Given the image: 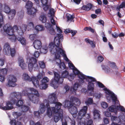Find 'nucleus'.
<instances>
[{
    "instance_id": "nucleus-3",
    "label": "nucleus",
    "mask_w": 125,
    "mask_h": 125,
    "mask_svg": "<svg viewBox=\"0 0 125 125\" xmlns=\"http://www.w3.org/2000/svg\"><path fill=\"white\" fill-rule=\"evenodd\" d=\"M78 77L82 80L86 79L88 82L87 86L88 90L93 91L94 88L95 83L93 82L96 81V79L92 77L89 76H85L84 74L80 72L78 75Z\"/></svg>"
},
{
    "instance_id": "nucleus-47",
    "label": "nucleus",
    "mask_w": 125,
    "mask_h": 125,
    "mask_svg": "<svg viewBox=\"0 0 125 125\" xmlns=\"http://www.w3.org/2000/svg\"><path fill=\"white\" fill-rule=\"evenodd\" d=\"M84 30L85 31H89L93 33H94V29L90 27H86L84 29Z\"/></svg>"
},
{
    "instance_id": "nucleus-15",
    "label": "nucleus",
    "mask_w": 125,
    "mask_h": 125,
    "mask_svg": "<svg viewBox=\"0 0 125 125\" xmlns=\"http://www.w3.org/2000/svg\"><path fill=\"white\" fill-rule=\"evenodd\" d=\"M54 79L59 82L60 84H62L63 81V79L62 76L60 77V74L57 72L54 71Z\"/></svg>"
},
{
    "instance_id": "nucleus-38",
    "label": "nucleus",
    "mask_w": 125,
    "mask_h": 125,
    "mask_svg": "<svg viewBox=\"0 0 125 125\" xmlns=\"http://www.w3.org/2000/svg\"><path fill=\"white\" fill-rule=\"evenodd\" d=\"M48 87V84L47 83H44L41 82V83L39 84V87L41 89H44L47 88Z\"/></svg>"
},
{
    "instance_id": "nucleus-33",
    "label": "nucleus",
    "mask_w": 125,
    "mask_h": 125,
    "mask_svg": "<svg viewBox=\"0 0 125 125\" xmlns=\"http://www.w3.org/2000/svg\"><path fill=\"white\" fill-rule=\"evenodd\" d=\"M10 123L11 125H22L20 122L16 121V120L14 119L11 120Z\"/></svg>"
},
{
    "instance_id": "nucleus-14",
    "label": "nucleus",
    "mask_w": 125,
    "mask_h": 125,
    "mask_svg": "<svg viewBox=\"0 0 125 125\" xmlns=\"http://www.w3.org/2000/svg\"><path fill=\"white\" fill-rule=\"evenodd\" d=\"M70 100L73 106L74 105L77 106H79L81 103L80 100L77 98L73 96L71 97Z\"/></svg>"
},
{
    "instance_id": "nucleus-24",
    "label": "nucleus",
    "mask_w": 125,
    "mask_h": 125,
    "mask_svg": "<svg viewBox=\"0 0 125 125\" xmlns=\"http://www.w3.org/2000/svg\"><path fill=\"white\" fill-rule=\"evenodd\" d=\"M59 83V82L58 81H57L55 79H52L51 80L50 85H51L54 87L55 88H57L58 87V84Z\"/></svg>"
},
{
    "instance_id": "nucleus-54",
    "label": "nucleus",
    "mask_w": 125,
    "mask_h": 125,
    "mask_svg": "<svg viewBox=\"0 0 125 125\" xmlns=\"http://www.w3.org/2000/svg\"><path fill=\"white\" fill-rule=\"evenodd\" d=\"M12 28L13 29V30H15V31H14V32H15L16 33H17L18 34L17 36H18L19 35V33L18 32V31H20L18 29V27L16 25H14V26L13 27H12Z\"/></svg>"
},
{
    "instance_id": "nucleus-18",
    "label": "nucleus",
    "mask_w": 125,
    "mask_h": 125,
    "mask_svg": "<svg viewBox=\"0 0 125 125\" xmlns=\"http://www.w3.org/2000/svg\"><path fill=\"white\" fill-rule=\"evenodd\" d=\"M33 46L35 49L38 50L42 47V44L41 42L38 40H35L33 43Z\"/></svg>"
},
{
    "instance_id": "nucleus-55",
    "label": "nucleus",
    "mask_w": 125,
    "mask_h": 125,
    "mask_svg": "<svg viewBox=\"0 0 125 125\" xmlns=\"http://www.w3.org/2000/svg\"><path fill=\"white\" fill-rule=\"evenodd\" d=\"M35 117L37 118L40 117V113L39 111H35L34 112Z\"/></svg>"
},
{
    "instance_id": "nucleus-13",
    "label": "nucleus",
    "mask_w": 125,
    "mask_h": 125,
    "mask_svg": "<svg viewBox=\"0 0 125 125\" xmlns=\"http://www.w3.org/2000/svg\"><path fill=\"white\" fill-rule=\"evenodd\" d=\"M7 69L6 68L0 69V81L3 82L5 79L4 75L7 74Z\"/></svg>"
},
{
    "instance_id": "nucleus-21",
    "label": "nucleus",
    "mask_w": 125,
    "mask_h": 125,
    "mask_svg": "<svg viewBox=\"0 0 125 125\" xmlns=\"http://www.w3.org/2000/svg\"><path fill=\"white\" fill-rule=\"evenodd\" d=\"M31 81H32L34 85L36 87H39V81L36 77H32L31 78Z\"/></svg>"
},
{
    "instance_id": "nucleus-62",
    "label": "nucleus",
    "mask_w": 125,
    "mask_h": 125,
    "mask_svg": "<svg viewBox=\"0 0 125 125\" xmlns=\"http://www.w3.org/2000/svg\"><path fill=\"white\" fill-rule=\"evenodd\" d=\"M85 125H94L93 121L92 119H90L87 121Z\"/></svg>"
},
{
    "instance_id": "nucleus-20",
    "label": "nucleus",
    "mask_w": 125,
    "mask_h": 125,
    "mask_svg": "<svg viewBox=\"0 0 125 125\" xmlns=\"http://www.w3.org/2000/svg\"><path fill=\"white\" fill-rule=\"evenodd\" d=\"M48 25L49 27L47 29L48 32L51 35H54L56 33L52 26L50 24H48Z\"/></svg>"
},
{
    "instance_id": "nucleus-42",
    "label": "nucleus",
    "mask_w": 125,
    "mask_h": 125,
    "mask_svg": "<svg viewBox=\"0 0 125 125\" xmlns=\"http://www.w3.org/2000/svg\"><path fill=\"white\" fill-rule=\"evenodd\" d=\"M4 24L3 15L2 14V13L0 12V28Z\"/></svg>"
},
{
    "instance_id": "nucleus-29",
    "label": "nucleus",
    "mask_w": 125,
    "mask_h": 125,
    "mask_svg": "<svg viewBox=\"0 0 125 125\" xmlns=\"http://www.w3.org/2000/svg\"><path fill=\"white\" fill-rule=\"evenodd\" d=\"M108 109L110 112H114L116 115L117 114V109L116 108L115 105H113L110 106L108 108Z\"/></svg>"
},
{
    "instance_id": "nucleus-59",
    "label": "nucleus",
    "mask_w": 125,
    "mask_h": 125,
    "mask_svg": "<svg viewBox=\"0 0 125 125\" xmlns=\"http://www.w3.org/2000/svg\"><path fill=\"white\" fill-rule=\"evenodd\" d=\"M34 26V24L32 22H30L28 24L27 26V28H29L30 29H31Z\"/></svg>"
},
{
    "instance_id": "nucleus-40",
    "label": "nucleus",
    "mask_w": 125,
    "mask_h": 125,
    "mask_svg": "<svg viewBox=\"0 0 125 125\" xmlns=\"http://www.w3.org/2000/svg\"><path fill=\"white\" fill-rule=\"evenodd\" d=\"M102 69L104 70L106 73H108L110 72V69L108 66L103 65L102 66Z\"/></svg>"
},
{
    "instance_id": "nucleus-56",
    "label": "nucleus",
    "mask_w": 125,
    "mask_h": 125,
    "mask_svg": "<svg viewBox=\"0 0 125 125\" xmlns=\"http://www.w3.org/2000/svg\"><path fill=\"white\" fill-rule=\"evenodd\" d=\"M31 94L28 93V91L26 90H23L22 92V95H23L27 96L28 97L29 95Z\"/></svg>"
},
{
    "instance_id": "nucleus-2",
    "label": "nucleus",
    "mask_w": 125,
    "mask_h": 125,
    "mask_svg": "<svg viewBox=\"0 0 125 125\" xmlns=\"http://www.w3.org/2000/svg\"><path fill=\"white\" fill-rule=\"evenodd\" d=\"M63 36L61 34H57V36L55 37L54 39V43L51 42L49 46V48L51 52L55 53V61L57 63H59L61 62L60 54L64 53V51L61 48L62 44H60L61 40L63 38Z\"/></svg>"
},
{
    "instance_id": "nucleus-49",
    "label": "nucleus",
    "mask_w": 125,
    "mask_h": 125,
    "mask_svg": "<svg viewBox=\"0 0 125 125\" xmlns=\"http://www.w3.org/2000/svg\"><path fill=\"white\" fill-rule=\"evenodd\" d=\"M37 38V36L36 34H32L29 36V39L32 41H33Z\"/></svg>"
},
{
    "instance_id": "nucleus-9",
    "label": "nucleus",
    "mask_w": 125,
    "mask_h": 125,
    "mask_svg": "<svg viewBox=\"0 0 125 125\" xmlns=\"http://www.w3.org/2000/svg\"><path fill=\"white\" fill-rule=\"evenodd\" d=\"M37 60L35 58L31 57L30 59L29 63L28 65V68L30 72L32 71L33 68L36 69L38 68V66L37 63Z\"/></svg>"
},
{
    "instance_id": "nucleus-51",
    "label": "nucleus",
    "mask_w": 125,
    "mask_h": 125,
    "mask_svg": "<svg viewBox=\"0 0 125 125\" xmlns=\"http://www.w3.org/2000/svg\"><path fill=\"white\" fill-rule=\"evenodd\" d=\"M116 108L117 110L119 109L120 111L122 112H124L125 113V109L122 106L120 105H117L116 106Z\"/></svg>"
},
{
    "instance_id": "nucleus-48",
    "label": "nucleus",
    "mask_w": 125,
    "mask_h": 125,
    "mask_svg": "<svg viewBox=\"0 0 125 125\" xmlns=\"http://www.w3.org/2000/svg\"><path fill=\"white\" fill-rule=\"evenodd\" d=\"M94 96L96 98L99 99L103 96V94L100 93H95L94 94Z\"/></svg>"
},
{
    "instance_id": "nucleus-10",
    "label": "nucleus",
    "mask_w": 125,
    "mask_h": 125,
    "mask_svg": "<svg viewBox=\"0 0 125 125\" xmlns=\"http://www.w3.org/2000/svg\"><path fill=\"white\" fill-rule=\"evenodd\" d=\"M8 85L9 86L14 87L15 86L17 79L13 75H9L8 76Z\"/></svg>"
},
{
    "instance_id": "nucleus-19",
    "label": "nucleus",
    "mask_w": 125,
    "mask_h": 125,
    "mask_svg": "<svg viewBox=\"0 0 125 125\" xmlns=\"http://www.w3.org/2000/svg\"><path fill=\"white\" fill-rule=\"evenodd\" d=\"M13 103L14 104H16V106L18 107H20L21 106V107L23 106V104L24 103V101L22 100H19L17 101L16 100L14 99L12 100Z\"/></svg>"
},
{
    "instance_id": "nucleus-44",
    "label": "nucleus",
    "mask_w": 125,
    "mask_h": 125,
    "mask_svg": "<svg viewBox=\"0 0 125 125\" xmlns=\"http://www.w3.org/2000/svg\"><path fill=\"white\" fill-rule=\"evenodd\" d=\"M14 104L13 103L10 101H8L6 103V106L8 107H10V110L11 109L13 108V105Z\"/></svg>"
},
{
    "instance_id": "nucleus-36",
    "label": "nucleus",
    "mask_w": 125,
    "mask_h": 125,
    "mask_svg": "<svg viewBox=\"0 0 125 125\" xmlns=\"http://www.w3.org/2000/svg\"><path fill=\"white\" fill-rule=\"evenodd\" d=\"M48 47L46 46H43L42 47L40 48V52L41 53L45 54L48 52Z\"/></svg>"
},
{
    "instance_id": "nucleus-64",
    "label": "nucleus",
    "mask_w": 125,
    "mask_h": 125,
    "mask_svg": "<svg viewBox=\"0 0 125 125\" xmlns=\"http://www.w3.org/2000/svg\"><path fill=\"white\" fill-rule=\"evenodd\" d=\"M82 0H71V1L72 2H74L77 5L79 4Z\"/></svg>"
},
{
    "instance_id": "nucleus-17",
    "label": "nucleus",
    "mask_w": 125,
    "mask_h": 125,
    "mask_svg": "<svg viewBox=\"0 0 125 125\" xmlns=\"http://www.w3.org/2000/svg\"><path fill=\"white\" fill-rule=\"evenodd\" d=\"M48 0H41V2L42 4V7L45 11L48 10L50 7V5L48 4Z\"/></svg>"
},
{
    "instance_id": "nucleus-39",
    "label": "nucleus",
    "mask_w": 125,
    "mask_h": 125,
    "mask_svg": "<svg viewBox=\"0 0 125 125\" xmlns=\"http://www.w3.org/2000/svg\"><path fill=\"white\" fill-rule=\"evenodd\" d=\"M44 27L42 25H39L36 26L35 29L37 31H42L44 30Z\"/></svg>"
},
{
    "instance_id": "nucleus-35",
    "label": "nucleus",
    "mask_w": 125,
    "mask_h": 125,
    "mask_svg": "<svg viewBox=\"0 0 125 125\" xmlns=\"http://www.w3.org/2000/svg\"><path fill=\"white\" fill-rule=\"evenodd\" d=\"M23 79L24 80L30 81H31V78L28 74L26 73H24L22 75Z\"/></svg>"
},
{
    "instance_id": "nucleus-34",
    "label": "nucleus",
    "mask_w": 125,
    "mask_h": 125,
    "mask_svg": "<svg viewBox=\"0 0 125 125\" xmlns=\"http://www.w3.org/2000/svg\"><path fill=\"white\" fill-rule=\"evenodd\" d=\"M17 38L16 37L15 34H14L12 35H8V38L11 42H15L17 40H18L17 39L18 37V36H17Z\"/></svg>"
},
{
    "instance_id": "nucleus-53",
    "label": "nucleus",
    "mask_w": 125,
    "mask_h": 125,
    "mask_svg": "<svg viewBox=\"0 0 125 125\" xmlns=\"http://www.w3.org/2000/svg\"><path fill=\"white\" fill-rule=\"evenodd\" d=\"M55 13V11L54 9L52 8H51L49 10V14L51 16H54V14Z\"/></svg>"
},
{
    "instance_id": "nucleus-12",
    "label": "nucleus",
    "mask_w": 125,
    "mask_h": 125,
    "mask_svg": "<svg viewBox=\"0 0 125 125\" xmlns=\"http://www.w3.org/2000/svg\"><path fill=\"white\" fill-rule=\"evenodd\" d=\"M4 31L8 34V35H12L14 34V31L12 28L11 26H9L8 24L5 25L3 27Z\"/></svg>"
},
{
    "instance_id": "nucleus-8",
    "label": "nucleus",
    "mask_w": 125,
    "mask_h": 125,
    "mask_svg": "<svg viewBox=\"0 0 125 125\" xmlns=\"http://www.w3.org/2000/svg\"><path fill=\"white\" fill-rule=\"evenodd\" d=\"M4 12L8 13V17L10 20H12L14 17L16 13V10L14 9L10 10V9L6 4H4Z\"/></svg>"
},
{
    "instance_id": "nucleus-23",
    "label": "nucleus",
    "mask_w": 125,
    "mask_h": 125,
    "mask_svg": "<svg viewBox=\"0 0 125 125\" xmlns=\"http://www.w3.org/2000/svg\"><path fill=\"white\" fill-rule=\"evenodd\" d=\"M100 112L96 109H94L93 112L94 118V119H99L100 118Z\"/></svg>"
},
{
    "instance_id": "nucleus-45",
    "label": "nucleus",
    "mask_w": 125,
    "mask_h": 125,
    "mask_svg": "<svg viewBox=\"0 0 125 125\" xmlns=\"http://www.w3.org/2000/svg\"><path fill=\"white\" fill-rule=\"evenodd\" d=\"M94 82H95L97 83L98 87L100 88H103L105 87L104 84H103L102 83L99 81H97L96 80V81L93 82V83H94Z\"/></svg>"
},
{
    "instance_id": "nucleus-46",
    "label": "nucleus",
    "mask_w": 125,
    "mask_h": 125,
    "mask_svg": "<svg viewBox=\"0 0 125 125\" xmlns=\"http://www.w3.org/2000/svg\"><path fill=\"white\" fill-rule=\"evenodd\" d=\"M105 91V93L108 95H111L112 94L114 93L112 92L109 89H107L106 88H105L103 89Z\"/></svg>"
},
{
    "instance_id": "nucleus-31",
    "label": "nucleus",
    "mask_w": 125,
    "mask_h": 125,
    "mask_svg": "<svg viewBox=\"0 0 125 125\" xmlns=\"http://www.w3.org/2000/svg\"><path fill=\"white\" fill-rule=\"evenodd\" d=\"M80 86V84L78 83H76L73 85L72 88H71L70 89L71 91H72L73 92H75L76 90Z\"/></svg>"
},
{
    "instance_id": "nucleus-26",
    "label": "nucleus",
    "mask_w": 125,
    "mask_h": 125,
    "mask_svg": "<svg viewBox=\"0 0 125 125\" xmlns=\"http://www.w3.org/2000/svg\"><path fill=\"white\" fill-rule=\"evenodd\" d=\"M69 109H70V112L72 114L76 115L77 113L78 112L77 107L73 106Z\"/></svg>"
},
{
    "instance_id": "nucleus-11",
    "label": "nucleus",
    "mask_w": 125,
    "mask_h": 125,
    "mask_svg": "<svg viewBox=\"0 0 125 125\" xmlns=\"http://www.w3.org/2000/svg\"><path fill=\"white\" fill-rule=\"evenodd\" d=\"M88 107L86 106H83L82 108L80 110L78 114L77 118L78 119L81 120L87 113Z\"/></svg>"
},
{
    "instance_id": "nucleus-4",
    "label": "nucleus",
    "mask_w": 125,
    "mask_h": 125,
    "mask_svg": "<svg viewBox=\"0 0 125 125\" xmlns=\"http://www.w3.org/2000/svg\"><path fill=\"white\" fill-rule=\"evenodd\" d=\"M29 89L32 93H34V94H30L28 95L29 100L33 103L38 104L39 102L40 96L38 91L33 88H30Z\"/></svg>"
},
{
    "instance_id": "nucleus-58",
    "label": "nucleus",
    "mask_w": 125,
    "mask_h": 125,
    "mask_svg": "<svg viewBox=\"0 0 125 125\" xmlns=\"http://www.w3.org/2000/svg\"><path fill=\"white\" fill-rule=\"evenodd\" d=\"M73 71L74 74V75H78V74L80 73V71L76 68H74V69L73 70Z\"/></svg>"
},
{
    "instance_id": "nucleus-30",
    "label": "nucleus",
    "mask_w": 125,
    "mask_h": 125,
    "mask_svg": "<svg viewBox=\"0 0 125 125\" xmlns=\"http://www.w3.org/2000/svg\"><path fill=\"white\" fill-rule=\"evenodd\" d=\"M85 41L87 43L90 44L92 47L94 48L95 47V42L93 41L90 40L89 39L86 38L85 39Z\"/></svg>"
},
{
    "instance_id": "nucleus-37",
    "label": "nucleus",
    "mask_w": 125,
    "mask_h": 125,
    "mask_svg": "<svg viewBox=\"0 0 125 125\" xmlns=\"http://www.w3.org/2000/svg\"><path fill=\"white\" fill-rule=\"evenodd\" d=\"M93 101L92 98L89 97L88 98L87 100L85 102V103L87 105L89 106L93 104Z\"/></svg>"
},
{
    "instance_id": "nucleus-52",
    "label": "nucleus",
    "mask_w": 125,
    "mask_h": 125,
    "mask_svg": "<svg viewBox=\"0 0 125 125\" xmlns=\"http://www.w3.org/2000/svg\"><path fill=\"white\" fill-rule=\"evenodd\" d=\"M74 18V17L73 16L70 14L67 15V21H72Z\"/></svg>"
},
{
    "instance_id": "nucleus-5",
    "label": "nucleus",
    "mask_w": 125,
    "mask_h": 125,
    "mask_svg": "<svg viewBox=\"0 0 125 125\" xmlns=\"http://www.w3.org/2000/svg\"><path fill=\"white\" fill-rule=\"evenodd\" d=\"M4 53L6 55H10L12 57L14 56L16 51L14 48H11L10 44L8 42L5 43L4 45L3 49Z\"/></svg>"
},
{
    "instance_id": "nucleus-61",
    "label": "nucleus",
    "mask_w": 125,
    "mask_h": 125,
    "mask_svg": "<svg viewBox=\"0 0 125 125\" xmlns=\"http://www.w3.org/2000/svg\"><path fill=\"white\" fill-rule=\"evenodd\" d=\"M68 77V79L70 81H72L74 79V77L75 76L73 74H71Z\"/></svg>"
},
{
    "instance_id": "nucleus-57",
    "label": "nucleus",
    "mask_w": 125,
    "mask_h": 125,
    "mask_svg": "<svg viewBox=\"0 0 125 125\" xmlns=\"http://www.w3.org/2000/svg\"><path fill=\"white\" fill-rule=\"evenodd\" d=\"M39 64L40 67L42 68H44L45 67V64L43 61H40Z\"/></svg>"
},
{
    "instance_id": "nucleus-50",
    "label": "nucleus",
    "mask_w": 125,
    "mask_h": 125,
    "mask_svg": "<svg viewBox=\"0 0 125 125\" xmlns=\"http://www.w3.org/2000/svg\"><path fill=\"white\" fill-rule=\"evenodd\" d=\"M49 81V79L46 77H44L41 80V82L42 83H47Z\"/></svg>"
},
{
    "instance_id": "nucleus-25",
    "label": "nucleus",
    "mask_w": 125,
    "mask_h": 125,
    "mask_svg": "<svg viewBox=\"0 0 125 125\" xmlns=\"http://www.w3.org/2000/svg\"><path fill=\"white\" fill-rule=\"evenodd\" d=\"M47 100L48 101H49V100L48 99H48H45L44 100V103H41L40 104V112L42 114L43 113H44L45 111V104H47L46 103H45L44 102V100ZM46 106V105H45Z\"/></svg>"
},
{
    "instance_id": "nucleus-32",
    "label": "nucleus",
    "mask_w": 125,
    "mask_h": 125,
    "mask_svg": "<svg viewBox=\"0 0 125 125\" xmlns=\"http://www.w3.org/2000/svg\"><path fill=\"white\" fill-rule=\"evenodd\" d=\"M13 95L14 96V97L17 99L20 100L21 99L22 96L21 93L19 92H14Z\"/></svg>"
},
{
    "instance_id": "nucleus-22",
    "label": "nucleus",
    "mask_w": 125,
    "mask_h": 125,
    "mask_svg": "<svg viewBox=\"0 0 125 125\" xmlns=\"http://www.w3.org/2000/svg\"><path fill=\"white\" fill-rule=\"evenodd\" d=\"M111 97L112 100L113 102L115 104H119V101L117 100V97L114 93H113L111 95Z\"/></svg>"
},
{
    "instance_id": "nucleus-43",
    "label": "nucleus",
    "mask_w": 125,
    "mask_h": 125,
    "mask_svg": "<svg viewBox=\"0 0 125 125\" xmlns=\"http://www.w3.org/2000/svg\"><path fill=\"white\" fill-rule=\"evenodd\" d=\"M69 73L66 70H65L63 72L62 74V77H63L64 79V78H66L69 75Z\"/></svg>"
},
{
    "instance_id": "nucleus-41",
    "label": "nucleus",
    "mask_w": 125,
    "mask_h": 125,
    "mask_svg": "<svg viewBox=\"0 0 125 125\" xmlns=\"http://www.w3.org/2000/svg\"><path fill=\"white\" fill-rule=\"evenodd\" d=\"M29 107L28 106L23 105L21 107V111L25 112L27 111L29 109Z\"/></svg>"
},
{
    "instance_id": "nucleus-63",
    "label": "nucleus",
    "mask_w": 125,
    "mask_h": 125,
    "mask_svg": "<svg viewBox=\"0 0 125 125\" xmlns=\"http://www.w3.org/2000/svg\"><path fill=\"white\" fill-rule=\"evenodd\" d=\"M5 61V59L0 58V65L1 66H2L4 65Z\"/></svg>"
},
{
    "instance_id": "nucleus-27",
    "label": "nucleus",
    "mask_w": 125,
    "mask_h": 125,
    "mask_svg": "<svg viewBox=\"0 0 125 125\" xmlns=\"http://www.w3.org/2000/svg\"><path fill=\"white\" fill-rule=\"evenodd\" d=\"M73 106L71 101L68 100H66L65 101L64 104V106L66 108L69 109Z\"/></svg>"
},
{
    "instance_id": "nucleus-1",
    "label": "nucleus",
    "mask_w": 125,
    "mask_h": 125,
    "mask_svg": "<svg viewBox=\"0 0 125 125\" xmlns=\"http://www.w3.org/2000/svg\"><path fill=\"white\" fill-rule=\"evenodd\" d=\"M56 94L53 93L48 96L49 101L45 100L44 102L47 107V113L48 116L51 117L52 113L55 114L54 115V119L55 123L57 122L61 119L62 121L63 119V110L61 108L62 104L56 101Z\"/></svg>"
},
{
    "instance_id": "nucleus-16",
    "label": "nucleus",
    "mask_w": 125,
    "mask_h": 125,
    "mask_svg": "<svg viewBox=\"0 0 125 125\" xmlns=\"http://www.w3.org/2000/svg\"><path fill=\"white\" fill-rule=\"evenodd\" d=\"M18 60L19 65L21 67L22 69H25L26 66L24 63L23 58L20 56H19L18 58Z\"/></svg>"
},
{
    "instance_id": "nucleus-60",
    "label": "nucleus",
    "mask_w": 125,
    "mask_h": 125,
    "mask_svg": "<svg viewBox=\"0 0 125 125\" xmlns=\"http://www.w3.org/2000/svg\"><path fill=\"white\" fill-rule=\"evenodd\" d=\"M102 107L104 108H107L108 106L107 104L105 102H103L101 103Z\"/></svg>"
},
{
    "instance_id": "nucleus-28",
    "label": "nucleus",
    "mask_w": 125,
    "mask_h": 125,
    "mask_svg": "<svg viewBox=\"0 0 125 125\" xmlns=\"http://www.w3.org/2000/svg\"><path fill=\"white\" fill-rule=\"evenodd\" d=\"M40 20L42 21V23H45L47 21V17L45 14H42L39 17Z\"/></svg>"
},
{
    "instance_id": "nucleus-6",
    "label": "nucleus",
    "mask_w": 125,
    "mask_h": 125,
    "mask_svg": "<svg viewBox=\"0 0 125 125\" xmlns=\"http://www.w3.org/2000/svg\"><path fill=\"white\" fill-rule=\"evenodd\" d=\"M27 28V26L25 24H23L21 27L20 31H18L19 33V35L17 39L23 45H25L26 44V40L22 36Z\"/></svg>"
},
{
    "instance_id": "nucleus-7",
    "label": "nucleus",
    "mask_w": 125,
    "mask_h": 125,
    "mask_svg": "<svg viewBox=\"0 0 125 125\" xmlns=\"http://www.w3.org/2000/svg\"><path fill=\"white\" fill-rule=\"evenodd\" d=\"M33 4V3L31 1L28 0L26 3L25 6L27 10V14L30 15L32 17L36 15V10L32 7Z\"/></svg>"
}]
</instances>
